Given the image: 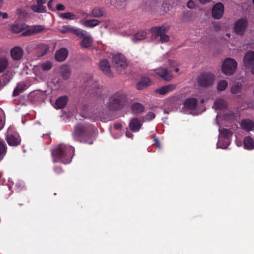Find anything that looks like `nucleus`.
<instances>
[{
    "label": "nucleus",
    "instance_id": "f257e3e1",
    "mask_svg": "<svg viewBox=\"0 0 254 254\" xmlns=\"http://www.w3.org/2000/svg\"><path fill=\"white\" fill-rule=\"evenodd\" d=\"M74 152V148L71 146L59 145L51 151L53 162H60L64 164H69Z\"/></svg>",
    "mask_w": 254,
    "mask_h": 254
},
{
    "label": "nucleus",
    "instance_id": "f03ea898",
    "mask_svg": "<svg viewBox=\"0 0 254 254\" xmlns=\"http://www.w3.org/2000/svg\"><path fill=\"white\" fill-rule=\"evenodd\" d=\"M127 102L126 95L122 92H117L110 97L107 107L111 111L120 110L125 107Z\"/></svg>",
    "mask_w": 254,
    "mask_h": 254
},
{
    "label": "nucleus",
    "instance_id": "7ed1b4c3",
    "mask_svg": "<svg viewBox=\"0 0 254 254\" xmlns=\"http://www.w3.org/2000/svg\"><path fill=\"white\" fill-rule=\"evenodd\" d=\"M85 90L89 96L93 98L100 97L103 91L98 82H95L92 79L88 80L85 84Z\"/></svg>",
    "mask_w": 254,
    "mask_h": 254
},
{
    "label": "nucleus",
    "instance_id": "20e7f679",
    "mask_svg": "<svg viewBox=\"0 0 254 254\" xmlns=\"http://www.w3.org/2000/svg\"><path fill=\"white\" fill-rule=\"evenodd\" d=\"M169 29L168 26L162 25L161 26L153 27L150 30L154 38L160 36V41L161 43H165L169 40V36L166 34Z\"/></svg>",
    "mask_w": 254,
    "mask_h": 254
},
{
    "label": "nucleus",
    "instance_id": "39448f33",
    "mask_svg": "<svg viewBox=\"0 0 254 254\" xmlns=\"http://www.w3.org/2000/svg\"><path fill=\"white\" fill-rule=\"evenodd\" d=\"M215 81L214 75L207 72H203L197 77V81L199 86L202 87H208L211 86Z\"/></svg>",
    "mask_w": 254,
    "mask_h": 254
},
{
    "label": "nucleus",
    "instance_id": "423d86ee",
    "mask_svg": "<svg viewBox=\"0 0 254 254\" xmlns=\"http://www.w3.org/2000/svg\"><path fill=\"white\" fill-rule=\"evenodd\" d=\"M237 67V63L234 59L227 58L223 62L222 69L225 74L230 75L235 72Z\"/></svg>",
    "mask_w": 254,
    "mask_h": 254
},
{
    "label": "nucleus",
    "instance_id": "0eeeda50",
    "mask_svg": "<svg viewBox=\"0 0 254 254\" xmlns=\"http://www.w3.org/2000/svg\"><path fill=\"white\" fill-rule=\"evenodd\" d=\"M112 61L115 68L119 72H121L127 67L126 58L123 54H118L114 55Z\"/></svg>",
    "mask_w": 254,
    "mask_h": 254
},
{
    "label": "nucleus",
    "instance_id": "6e6552de",
    "mask_svg": "<svg viewBox=\"0 0 254 254\" xmlns=\"http://www.w3.org/2000/svg\"><path fill=\"white\" fill-rule=\"evenodd\" d=\"M74 139L77 140L79 137H91V132L90 128L84 126H77L75 127L73 133Z\"/></svg>",
    "mask_w": 254,
    "mask_h": 254
},
{
    "label": "nucleus",
    "instance_id": "1a4fd4ad",
    "mask_svg": "<svg viewBox=\"0 0 254 254\" xmlns=\"http://www.w3.org/2000/svg\"><path fill=\"white\" fill-rule=\"evenodd\" d=\"M248 25V21L245 18H241L236 21L234 25V31L239 35H243Z\"/></svg>",
    "mask_w": 254,
    "mask_h": 254
},
{
    "label": "nucleus",
    "instance_id": "9d476101",
    "mask_svg": "<svg viewBox=\"0 0 254 254\" xmlns=\"http://www.w3.org/2000/svg\"><path fill=\"white\" fill-rule=\"evenodd\" d=\"M224 6L222 2L215 4L212 8V16L215 19H220L224 13Z\"/></svg>",
    "mask_w": 254,
    "mask_h": 254
},
{
    "label": "nucleus",
    "instance_id": "9b49d317",
    "mask_svg": "<svg viewBox=\"0 0 254 254\" xmlns=\"http://www.w3.org/2000/svg\"><path fill=\"white\" fill-rule=\"evenodd\" d=\"M61 32L63 34L70 32L76 35L79 37H82L85 35L86 31L69 26H64L63 29L61 30Z\"/></svg>",
    "mask_w": 254,
    "mask_h": 254
},
{
    "label": "nucleus",
    "instance_id": "f8f14e48",
    "mask_svg": "<svg viewBox=\"0 0 254 254\" xmlns=\"http://www.w3.org/2000/svg\"><path fill=\"white\" fill-rule=\"evenodd\" d=\"M156 74L161 77L165 81H170L172 78V74L171 71H168L164 67H159L155 69Z\"/></svg>",
    "mask_w": 254,
    "mask_h": 254
},
{
    "label": "nucleus",
    "instance_id": "ddd939ff",
    "mask_svg": "<svg viewBox=\"0 0 254 254\" xmlns=\"http://www.w3.org/2000/svg\"><path fill=\"white\" fill-rule=\"evenodd\" d=\"M100 69L107 76L111 77L112 73L111 71L109 62L106 60H101L99 63Z\"/></svg>",
    "mask_w": 254,
    "mask_h": 254
},
{
    "label": "nucleus",
    "instance_id": "4468645a",
    "mask_svg": "<svg viewBox=\"0 0 254 254\" xmlns=\"http://www.w3.org/2000/svg\"><path fill=\"white\" fill-rule=\"evenodd\" d=\"M23 51L22 49L19 46H15L10 50V56L12 59L14 61L20 60L23 57Z\"/></svg>",
    "mask_w": 254,
    "mask_h": 254
},
{
    "label": "nucleus",
    "instance_id": "2eb2a0df",
    "mask_svg": "<svg viewBox=\"0 0 254 254\" xmlns=\"http://www.w3.org/2000/svg\"><path fill=\"white\" fill-rule=\"evenodd\" d=\"M176 87L177 85L176 84H170L169 85L163 86L159 88L156 89L155 90V92L157 94L164 95L175 90Z\"/></svg>",
    "mask_w": 254,
    "mask_h": 254
},
{
    "label": "nucleus",
    "instance_id": "dca6fc26",
    "mask_svg": "<svg viewBox=\"0 0 254 254\" xmlns=\"http://www.w3.org/2000/svg\"><path fill=\"white\" fill-rule=\"evenodd\" d=\"M244 63L246 67H251L254 65V52H247L244 58Z\"/></svg>",
    "mask_w": 254,
    "mask_h": 254
},
{
    "label": "nucleus",
    "instance_id": "f3484780",
    "mask_svg": "<svg viewBox=\"0 0 254 254\" xmlns=\"http://www.w3.org/2000/svg\"><path fill=\"white\" fill-rule=\"evenodd\" d=\"M241 128L246 131H250L254 129V122L250 119H244L240 122Z\"/></svg>",
    "mask_w": 254,
    "mask_h": 254
},
{
    "label": "nucleus",
    "instance_id": "a211bd4d",
    "mask_svg": "<svg viewBox=\"0 0 254 254\" xmlns=\"http://www.w3.org/2000/svg\"><path fill=\"white\" fill-rule=\"evenodd\" d=\"M6 140L9 145L11 146H16L20 144L21 138L18 135L10 134L7 135Z\"/></svg>",
    "mask_w": 254,
    "mask_h": 254
},
{
    "label": "nucleus",
    "instance_id": "6ab92c4d",
    "mask_svg": "<svg viewBox=\"0 0 254 254\" xmlns=\"http://www.w3.org/2000/svg\"><path fill=\"white\" fill-rule=\"evenodd\" d=\"M49 49V46L45 43H41L37 45L36 51L38 57H42L45 55Z\"/></svg>",
    "mask_w": 254,
    "mask_h": 254
},
{
    "label": "nucleus",
    "instance_id": "aec40b11",
    "mask_svg": "<svg viewBox=\"0 0 254 254\" xmlns=\"http://www.w3.org/2000/svg\"><path fill=\"white\" fill-rule=\"evenodd\" d=\"M68 55V51L65 48H61L55 54V59L58 62H63Z\"/></svg>",
    "mask_w": 254,
    "mask_h": 254
},
{
    "label": "nucleus",
    "instance_id": "412c9836",
    "mask_svg": "<svg viewBox=\"0 0 254 254\" xmlns=\"http://www.w3.org/2000/svg\"><path fill=\"white\" fill-rule=\"evenodd\" d=\"M198 103V100L195 98H189L186 100L184 102V107L189 110L195 109Z\"/></svg>",
    "mask_w": 254,
    "mask_h": 254
},
{
    "label": "nucleus",
    "instance_id": "4be33fe9",
    "mask_svg": "<svg viewBox=\"0 0 254 254\" xmlns=\"http://www.w3.org/2000/svg\"><path fill=\"white\" fill-rule=\"evenodd\" d=\"M81 38H83L82 40L80 42V44L82 47L84 48H87L90 47L92 45L93 39L90 35L88 34L86 31L85 35Z\"/></svg>",
    "mask_w": 254,
    "mask_h": 254
},
{
    "label": "nucleus",
    "instance_id": "5701e85b",
    "mask_svg": "<svg viewBox=\"0 0 254 254\" xmlns=\"http://www.w3.org/2000/svg\"><path fill=\"white\" fill-rule=\"evenodd\" d=\"M141 126L140 121L138 118L132 119L129 124L130 130L133 132L138 131L141 128Z\"/></svg>",
    "mask_w": 254,
    "mask_h": 254
},
{
    "label": "nucleus",
    "instance_id": "b1692460",
    "mask_svg": "<svg viewBox=\"0 0 254 254\" xmlns=\"http://www.w3.org/2000/svg\"><path fill=\"white\" fill-rule=\"evenodd\" d=\"M27 88L28 85L25 82L23 81L19 82L17 84L16 88L14 89L12 93V95L13 96H18L20 93L26 90Z\"/></svg>",
    "mask_w": 254,
    "mask_h": 254
},
{
    "label": "nucleus",
    "instance_id": "393cba45",
    "mask_svg": "<svg viewBox=\"0 0 254 254\" xmlns=\"http://www.w3.org/2000/svg\"><path fill=\"white\" fill-rule=\"evenodd\" d=\"M68 97L66 95L59 97L56 101L55 106L57 109H62L67 104Z\"/></svg>",
    "mask_w": 254,
    "mask_h": 254
},
{
    "label": "nucleus",
    "instance_id": "a878e982",
    "mask_svg": "<svg viewBox=\"0 0 254 254\" xmlns=\"http://www.w3.org/2000/svg\"><path fill=\"white\" fill-rule=\"evenodd\" d=\"M151 85V80L148 77H142L140 81L136 85V88L138 90H141Z\"/></svg>",
    "mask_w": 254,
    "mask_h": 254
},
{
    "label": "nucleus",
    "instance_id": "bb28decb",
    "mask_svg": "<svg viewBox=\"0 0 254 254\" xmlns=\"http://www.w3.org/2000/svg\"><path fill=\"white\" fill-rule=\"evenodd\" d=\"M104 8L101 7H94L91 12V16L96 18L103 17L105 15Z\"/></svg>",
    "mask_w": 254,
    "mask_h": 254
},
{
    "label": "nucleus",
    "instance_id": "cd10ccee",
    "mask_svg": "<svg viewBox=\"0 0 254 254\" xmlns=\"http://www.w3.org/2000/svg\"><path fill=\"white\" fill-rule=\"evenodd\" d=\"M132 112L135 114L142 113L144 110V107L139 103H134L130 107Z\"/></svg>",
    "mask_w": 254,
    "mask_h": 254
},
{
    "label": "nucleus",
    "instance_id": "c85d7f7f",
    "mask_svg": "<svg viewBox=\"0 0 254 254\" xmlns=\"http://www.w3.org/2000/svg\"><path fill=\"white\" fill-rule=\"evenodd\" d=\"M8 66V59L5 56H0V73L5 71Z\"/></svg>",
    "mask_w": 254,
    "mask_h": 254
},
{
    "label": "nucleus",
    "instance_id": "c756f323",
    "mask_svg": "<svg viewBox=\"0 0 254 254\" xmlns=\"http://www.w3.org/2000/svg\"><path fill=\"white\" fill-rule=\"evenodd\" d=\"M244 145L245 148L252 150L254 148V140L249 136H246L244 139Z\"/></svg>",
    "mask_w": 254,
    "mask_h": 254
},
{
    "label": "nucleus",
    "instance_id": "7c9ffc66",
    "mask_svg": "<svg viewBox=\"0 0 254 254\" xmlns=\"http://www.w3.org/2000/svg\"><path fill=\"white\" fill-rule=\"evenodd\" d=\"M146 36L147 32L146 31H140L134 34L132 40L135 42H137L146 38Z\"/></svg>",
    "mask_w": 254,
    "mask_h": 254
},
{
    "label": "nucleus",
    "instance_id": "2f4dec72",
    "mask_svg": "<svg viewBox=\"0 0 254 254\" xmlns=\"http://www.w3.org/2000/svg\"><path fill=\"white\" fill-rule=\"evenodd\" d=\"M100 23V21L99 20L93 19L85 20L83 23V25L86 27L93 28L98 25Z\"/></svg>",
    "mask_w": 254,
    "mask_h": 254
},
{
    "label": "nucleus",
    "instance_id": "473e14b6",
    "mask_svg": "<svg viewBox=\"0 0 254 254\" xmlns=\"http://www.w3.org/2000/svg\"><path fill=\"white\" fill-rule=\"evenodd\" d=\"M213 108L218 110H222L226 107V101L222 99H217L214 103Z\"/></svg>",
    "mask_w": 254,
    "mask_h": 254
},
{
    "label": "nucleus",
    "instance_id": "72a5a7b5",
    "mask_svg": "<svg viewBox=\"0 0 254 254\" xmlns=\"http://www.w3.org/2000/svg\"><path fill=\"white\" fill-rule=\"evenodd\" d=\"M52 67L53 64L51 62L46 61L38 65L37 68L43 71H48L50 70Z\"/></svg>",
    "mask_w": 254,
    "mask_h": 254
},
{
    "label": "nucleus",
    "instance_id": "f704fd0d",
    "mask_svg": "<svg viewBox=\"0 0 254 254\" xmlns=\"http://www.w3.org/2000/svg\"><path fill=\"white\" fill-rule=\"evenodd\" d=\"M31 9L32 11L37 13H44L46 11V6L42 4H34L31 6Z\"/></svg>",
    "mask_w": 254,
    "mask_h": 254
},
{
    "label": "nucleus",
    "instance_id": "c9c22d12",
    "mask_svg": "<svg viewBox=\"0 0 254 254\" xmlns=\"http://www.w3.org/2000/svg\"><path fill=\"white\" fill-rule=\"evenodd\" d=\"M62 76L64 79H67L70 75L69 67L67 65H63L61 68Z\"/></svg>",
    "mask_w": 254,
    "mask_h": 254
},
{
    "label": "nucleus",
    "instance_id": "e433bc0d",
    "mask_svg": "<svg viewBox=\"0 0 254 254\" xmlns=\"http://www.w3.org/2000/svg\"><path fill=\"white\" fill-rule=\"evenodd\" d=\"M7 145L3 141L0 140V161L5 156L7 152Z\"/></svg>",
    "mask_w": 254,
    "mask_h": 254
},
{
    "label": "nucleus",
    "instance_id": "4c0bfd02",
    "mask_svg": "<svg viewBox=\"0 0 254 254\" xmlns=\"http://www.w3.org/2000/svg\"><path fill=\"white\" fill-rule=\"evenodd\" d=\"M219 132L221 137H223L225 139H229L233 135V133L230 129H219Z\"/></svg>",
    "mask_w": 254,
    "mask_h": 254
},
{
    "label": "nucleus",
    "instance_id": "58836bf2",
    "mask_svg": "<svg viewBox=\"0 0 254 254\" xmlns=\"http://www.w3.org/2000/svg\"><path fill=\"white\" fill-rule=\"evenodd\" d=\"M59 16L63 19L73 20L76 18L75 15L71 12L59 13Z\"/></svg>",
    "mask_w": 254,
    "mask_h": 254
},
{
    "label": "nucleus",
    "instance_id": "ea45409f",
    "mask_svg": "<svg viewBox=\"0 0 254 254\" xmlns=\"http://www.w3.org/2000/svg\"><path fill=\"white\" fill-rule=\"evenodd\" d=\"M228 86V82L225 80H220L217 84V88L219 91H224Z\"/></svg>",
    "mask_w": 254,
    "mask_h": 254
},
{
    "label": "nucleus",
    "instance_id": "a19ab883",
    "mask_svg": "<svg viewBox=\"0 0 254 254\" xmlns=\"http://www.w3.org/2000/svg\"><path fill=\"white\" fill-rule=\"evenodd\" d=\"M243 85L241 84L236 83L232 87L231 92L232 94H237L242 91Z\"/></svg>",
    "mask_w": 254,
    "mask_h": 254
},
{
    "label": "nucleus",
    "instance_id": "79ce46f5",
    "mask_svg": "<svg viewBox=\"0 0 254 254\" xmlns=\"http://www.w3.org/2000/svg\"><path fill=\"white\" fill-rule=\"evenodd\" d=\"M155 117V114L152 112H149L146 115V117L144 118L145 121H150L154 119Z\"/></svg>",
    "mask_w": 254,
    "mask_h": 254
},
{
    "label": "nucleus",
    "instance_id": "37998d69",
    "mask_svg": "<svg viewBox=\"0 0 254 254\" xmlns=\"http://www.w3.org/2000/svg\"><path fill=\"white\" fill-rule=\"evenodd\" d=\"M22 30V27L20 25L18 24H15L13 25L11 27V31L13 33H18Z\"/></svg>",
    "mask_w": 254,
    "mask_h": 254
},
{
    "label": "nucleus",
    "instance_id": "c03bdc74",
    "mask_svg": "<svg viewBox=\"0 0 254 254\" xmlns=\"http://www.w3.org/2000/svg\"><path fill=\"white\" fill-rule=\"evenodd\" d=\"M54 171L57 175L61 174L64 172V169L60 165L55 166L54 167Z\"/></svg>",
    "mask_w": 254,
    "mask_h": 254
},
{
    "label": "nucleus",
    "instance_id": "a18cd8bd",
    "mask_svg": "<svg viewBox=\"0 0 254 254\" xmlns=\"http://www.w3.org/2000/svg\"><path fill=\"white\" fill-rule=\"evenodd\" d=\"M44 29V27L42 25H37L33 27L32 29V31L33 33H38L40 32Z\"/></svg>",
    "mask_w": 254,
    "mask_h": 254
},
{
    "label": "nucleus",
    "instance_id": "49530a36",
    "mask_svg": "<svg viewBox=\"0 0 254 254\" xmlns=\"http://www.w3.org/2000/svg\"><path fill=\"white\" fill-rule=\"evenodd\" d=\"M195 4L193 1L190 0L187 3V7L189 8L192 9L194 7Z\"/></svg>",
    "mask_w": 254,
    "mask_h": 254
},
{
    "label": "nucleus",
    "instance_id": "de8ad7c7",
    "mask_svg": "<svg viewBox=\"0 0 254 254\" xmlns=\"http://www.w3.org/2000/svg\"><path fill=\"white\" fill-rule=\"evenodd\" d=\"M53 0H50L47 3L48 7L49 9L53 10L54 7H53Z\"/></svg>",
    "mask_w": 254,
    "mask_h": 254
},
{
    "label": "nucleus",
    "instance_id": "09e8293b",
    "mask_svg": "<svg viewBox=\"0 0 254 254\" xmlns=\"http://www.w3.org/2000/svg\"><path fill=\"white\" fill-rule=\"evenodd\" d=\"M56 9L58 10H60V11L64 10L65 9V7L63 4H58L56 5Z\"/></svg>",
    "mask_w": 254,
    "mask_h": 254
},
{
    "label": "nucleus",
    "instance_id": "8fccbe9b",
    "mask_svg": "<svg viewBox=\"0 0 254 254\" xmlns=\"http://www.w3.org/2000/svg\"><path fill=\"white\" fill-rule=\"evenodd\" d=\"M114 127L116 129L120 130L122 127V125L120 123H116L114 124Z\"/></svg>",
    "mask_w": 254,
    "mask_h": 254
},
{
    "label": "nucleus",
    "instance_id": "3c124183",
    "mask_svg": "<svg viewBox=\"0 0 254 254\" xmlns=\"http://www.w3.org/2000/svg\"><path fill=\"white\" fill-rule=\"evenodd\" d=\"M80 13L81 14V15L82 16H84V17H85L86 18L89 17H91V13H88L86 12L82 11Z\"/></svg>",
    "mask_w": 254,
    "mask_h": 254
},
{
    "label": "nucleus",
    "instance_id": "603ef678",
    "mask_svg": "<svg viewBox=\"0 0 254 254\" xmlns=\"http://www.w3.org/2000/svg\"><path fill=\"white\" fill-rule=\"evenodd\" d=\"M214 28L215 31H219L221 30V27L220 24H216L214 25Z\"/></svg>",
    "mask_w": 254,
    "mask_h": 254
},
{
    "label": "nucleus",
    "instance_id": "864d4df0",
    "mask_svg": "<svg viewBox=\"0 0 254 254\" xmlns=\"http://www.w3.org/2000/svg\"><path fill=\"white\" fill-rule=\"evenodd\" d=\"M88 106L87 104L82 105L81 107V110L83 112L86 111L88 109Z\"/></svg>",
    "mask_w": 254,
    "mask_h": 254
},
{
    "label": "nucleus",
    "instance_id": "5fc2aeb1",
    "mask_svg": "<svg viewBox=\"0 0 254 254\" xmlns=\"http://www.w3.org/2000/svg\"><path fill=\"white\" fill-rule=\"evenodd\" d=\"M211 0H199L200 3L201 4H205L210 2Z\"/></svg>",
    "mask_w": 254,
    "mask_h": 254
},
{
    "label": "nucleus",
    "instance_id": "6e6d98bb",
    "mask_svg": "<svg viewBox=\"0 0 254 254\" xmlns=\"http://www.w3.org/2000/svg\"><path fill=\"white\" fill-rule=\"evenodd\" d=\"M23 12H24V11L20 8H18L17 9V14L19 15H22Z\"/></svg>",
    "mask_w": 254,
    "mask_h": 254
},
{
    "label": "nucleus",
    "instance_id": "4d7b16f0",
    "mask_svg": "<svg viewBox=\"0 0 254 254\" xmlns=\"http://www.w3.org/2000/svg\"><path fill=\"white\" fill-rule=\"evenodd\" d=\"M46 0H37V4H43L46 3Z\"/></svg>",
    "mask_w": 254,
    "mask_h": 254
},
{
    "label": "nucleus",
    "instance_id": "13d9d810",
    "mask_svg": "<svg viewBox=\"0 0 254 254\" xmlns=\"http://www.w3.org/2000/svg\"><path fill=\"white\" fill-rule=\"evenodd\" d=\"M1 16L3 19H6L8 18V15L6 12H2Z\"/></svg>",
    "mask_w": 254,
    "mask_h": 254
},
{
    "label": "nucleus",
    "instance_id": "bf43d9fd",
    "mask_svg": "<svg viewBox=\"0 0 254 254\" xmlns=\"http://www.w3.org/2000/svg\"><path fill=\"white\" fill-rule=\"evenodd\" d=\"M30 32L29 31H26L22 33V35L24 36L30 35Z\"/></svg>",
    "mask_w": 254,
    "mask_h": 254
},
{
    "label": "nucleus",
    "instance_id": "052dcab7",
    "mask_svg": "<svg viewBox=\"0 0 254 254\" xmlns=\"http://www.w3.org/2000/svg\"><path fill=\"white\" fill-rule=\"evenodd\" d=\"M126 136L128 137H131L133 136V134L131 133L127 132L126 133Z\"/></svg>",
    "mask_w": 254,
    "mask_h": 254
},
{
    "label": "nucleus",
    "instance_id": "680f3d73",
    "mask_svg": "<svg viewBox=\"0 0 254 254\" xmlns=\"http://www.w3.org/2000/svg\"><path fill=\"white\" fill-rule=\"evenodd\" d=\"M228 145V144L227 143H226L223 146H221L220 148L225 149V148H226L227 147Z\"/></svg>",
    "mask_w": 254,
    "mask_h": 254
},
{
    "label": "nucleus",
    "instance_id": "e2e57ef3",
    "mask_svg": "<svg viewBox=\"0 0 254 254\" xmlns=\"http://www.w3.org/2000/svg\"><path fill=\"white\" fill-rule=\"evenodd\" d=\"M154 141L155 142V144H156L157 145V146L159 147L160 146V144H159V140L157 139L156 138V139H154Z\"/></svg>",
    "mask_w": 254,
    "mask_h": 254
},
{
    "label": "nucleus",
    "instance_id": "0e129e2a",
    "mask_svg": "<svg viewBox=\"0 0 254 254\" xmlns=\"http://www.w3.org/2000/svg\"><path fill=\"white\" fill-rule=\"evenodd\" d=\"M84 142L86 143H88L89 144H91L93 143V141H88V140H85L84 141Z\"/></svg>",
    "mask_w": 254,
    "mask_h": 254
},
{
    "label": "nucleus",
    "instance_id": "69168bd1",
    "mask_svg": "<svg viewBox=\"0 0 254 254\" xmlns=\"http://www.w3.org/2000/svg\"><path fill=\"white\" fill-rule=\"evenodd\" d=\"M252 68L251 72L254 75V65L251 67Z\"/></svg>",
    "mask_w": 254,
    "mask_h": 254
},
{
    "label": "nucleus",
    "instance_id": "338daca9",
    "mask_svg": "<svg viewBox=\"0 0 254 254\" xmlns=\"http://www.w3.org/2000/svg\"><path fill=\"white\" fill-rule=\"evenodd\" d=\"M3 0H0V8L1 7V6L3 4Z\"/></svg>",
    "mask_w": 254,
    "mask_h": 254
},
{
    "label": "nucleus",
    "instance_id": "774afa93",
    "mask_svg": "<svg viewBox=\"0 0 254 254\" xmlns=\"http://www.w3.org/2000/svg\"><path fill=\"white\" fill-rule=\"evenodd\" d=\"M179 71V69L178 68H176L175 69V71L176 72H178Z\"/></svg>",
    "mask_w": 254,
    "mask_h": 254
}]
</instances>
